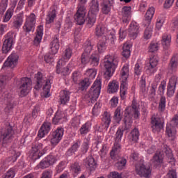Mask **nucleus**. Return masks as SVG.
Listing matches in <instances>:
<instances>
[{
    "label": "nucleus",
    "mask_w": 178,
    "mask_h": 178,
    "mask_svg": "<svg viewBox=\"0 0 178 178\" xmlns=\"http://www.w3.org/2000/svg\"><path fill=\"white\" fill-rule=\"evenodd\" d=\"M165 154L168 158V163L175 165L176 159L172 153V149L168 145H163L162 151H157L152 159V163L154 166H159L163 162V155Z\"/></svg>",
    "instance_id": "obj_1"
},
{
    "label": "nucleus",
    "mask_w": 178,
    "mask_h": 178,
    "mask_svg": "<svg viewBox=\"0 0 178 178\" xmlns=\"http://www.w3.org/2000/svg\"><path fill=\"white\" fill-rule=\"evenodd\" d=\"M35 79L36 80V84L34 87L35 90L38 91L43 86L42 95L44 98H49L51 97V80L42 77V73L40 72H38L35 75Z\"/></svg>",
    "instance_id": "obj_2"
},
{
    "label": "nucleus",
    "mask_w": 178,
    "mask_h": 178,
    "mask_svg": "<svg viewBox=\"0 0 178 178\" xmlns=\"http://www.w3.org/2000/svg\"><path fill=\"white\" fill-rule=\"evenodd\" d=\"M104 66L106 69L104 77L106 80H111L116 70V67H118V60H116L115 56L107 55L104 60Z\"/></svg>",
    "instance_id": "obj_3"
},
{
    "label": "nucleus",
    "mask_w": 178,
    "mask_h": 178,
    "mask_svg": "<svg viewBox=\"0 0 178 178\" xmlns=\"http://www.w3.org/2000/svg\"><path fill=\"white\" fill-rule=\"evenodd\" d=\"M102 81L101 79H97L93 83L88 95H86L85 99L88 104H94L101 94Z\"/></svg>",
    "instance_id": "obj_4"
},
{
    "label": "nucleus",
    "mask_w": 178,
    "mask_h": 178,
    "mask_svg": "<svg viewBox=\"0 0 178 178\" xmlns=\"http://www.w3.org/2000/svg\"><path fill=\"white\" fill-rule=\"evenodd\" d=\"M95 34L97 37H103L105 40H110L111 44H113L116 41V32L115 31H108L106 25L104 24L97 25Z\"/></svg>",
    "instance_id": "obj_5"
},
{
    "label": "nucleus",
    "mask_w": 178,
    "mask_h": 178,
    "mask_svg": "<svg viewBox=\"0 0 178 178\" xmlns=\"http://www.w3.org/2000/svg\"><path fill=\"white\" fill-rule=\"evenodd\" d=\"M90 10L88 17V26L90 29L97 22V15L99 12V3L98 0H92L89 4Z\"/></svg>",
    "instance_id": "obj_6"
},
{
    "label": "nucleus",
    "mask_w": 178,
    "mask_h": 178,
    "mask_svg": "<svg viewBox=\"0 0 178 178\" xmlns=\"http://www.w3.org/2000/svg\"><path fill=\"white\" fill-rule=\"evenodd\" d=\"M88 0H79V3L78 5L77 11L74 15V19L79 26H83L86 23V14L87 13V9L86 5Z\"/></svg>",
    "instance_id": "obj_7"
},
{
    "label": "nucleus",
    "mask_w": 178,
    "mask_h": 178,
    "mask_svg": "<svg viewBox=\"0 0 178 178\" xmlns=\"http://www.w3.org/2000/svg\"><path fill=\"white\" fill-rule=\"evenodd\" d=\"M65 134V129L62 127H58L54 131H51L49 136L45 139L44 141L48 143L50 142L52 147H56L60 141H62V138H63V135Z\"/></svg>",
    "instance_id": "obj_8"
},
{
    "label": "nucleus",
    "mask_w": 178,
    "mask_h": 178,
    "mask_svg": "<svg viewBox=\"0 0 178 178\" xmlns=\"http://www.w3.org/2000/svg\"><path fill=\"white\" fill-rule=\"evenodd\" d=\"M33 88V81L29 77L22 78L18 84V91L19 97H26Z\"/></svg>",
    "instance_id": "obj_9"
},
{
    "label": "nucleus",
    "mask_w": 178,
    "mask_h": 178,
    "mask_svg": "<svg viewBox=\"0 0 178 178\" xmlns=\"http://www.w3.org/2000/svg\"><path fill=\"white\" fill-rule=\"evenodd\" d=\"M6 35L7 38L4 40L2 47L3 54H8L12 49L13 44L16 42V33L15 32H8Z\"/></svg>",
    "instance_id": "obj_10"
},
{
    "label": "nucleus",
    "mask_w": 178,
    "mask_h": 178,
    "mask_svg": "<svg viewBox=\"0 0 178 178\" xmlns=\"http://www.w3.org/2000/svg\"><path fill=\"white\" fill-rule=\"evenodd\" d=\"M36 22L37 18L35 14L31 13L29 15L26 16V19L23 26L26 33H31V31L34 32V30H35Z\"/></svg>",
    "instance_id": "obj_11"
},
{
    "label": "nucleus",
    "mask_w": 178,
    "mask_h": 178,
    "mask_svg": "<svg viewBox=\"0 0 178 178\" xmlns=\"http://www.w3.org/2000/svg\"><path fill=\"white\" fill-rule=\"evenodd\" d=\"M15 131L10 125L7 126L5 129H2L0 135V143L3 141V144L10 143V140L13 138Z\"/></svg>",
    "instance_id": "obj_12"
},
{
    "label": "nucleus",
    "mask_w": 178,
    "mask_h": 178,
    "mask_svg": "<svg viewBox=\"0 0 178 178\" xmlns=\"http://www.w3.org/2000/svg\"><path fill=\"white\" fill-rule=\"evenodd\" d=\"M66 62L63 60L60 59L56 65V74H61V76H68L70 73H72V68L70 67V64L68 66L65 67Z\"/></svg>",
    "instance_id": "obj_13"
},
{
    "label": "nucleus",
    "mask_w": 178,
    "mask_h": 178,
    "mask_svg": "<svg viewBox=\"0 0 178 178\" xmlns=\"http://www.w3.org/2000/svg\"><path fill=\"white\" fill-rule=\"evenodd\" d=\"M4 102L6 104L4 112H6V113H10V112H13V108H15V101L13 100V95H12V93L8 92L5 93Z\"/></svg>",
    "instance_id": "obj_14"
},
{
    "label": "nucleus",
    "mask_w": 178,
    "mask_h": 178,
    "mask_svg": "<svg viewBox=\"0 0 178 178\" xmlns=\"http://www.w3.org/2000/svg\"><path fill=\"white\" fill-rule=\"evenodd\" d=\"M136 173L140 177L149 178L151 176V168L143 163H138L136 165Z\"/></svg>",
    "instance_id": "obj_15"
},
{
    "label": "nucleus",
    "mask_w": 178,
    "mask_h": 178,
    "mask_svg": "<svg viewBox=\"0 0 178 178\" xmlns=\"http://www.w3.org/2000/svg\"><path fill=\"white\" fill-rule=\"evenodd\" d=\"M42 143H36L32 146V149L30 156L32 159L37 160L40 159V157L45 154V149L42 150Z\"/></svg>",
    "instance_id": "obj_16"
},
{
    "label": "nucleus",
    "mask_w": 178,
    "mask_h": 178,
    "mask_svg": "<svg viewBox=\"0 0 178 178\" xmlns=\"http://www.w3.org/2000/svg\"><path fill=\"white\" fill-rule=\"evenodd\" d=\"M178 77L176 75L171 76L167 86V95L170 98L175 95L176 91V86H177Z\"/></svg>",
    "instance_id": "obj_17"
},
{
    "label": "nucleus",
    "mask_w": 178,
    "mask_h": 178,
    "mask_svg": "<svg viewBox=\"0 0 178 178\" xmlns=\"http://www.w3.org/2000/svg\"><path fill=\"white\" fill-rule=\"evenodd\" d=\"M17 62H19V54L16 52H13L4 62L2 67H11L13 69L17 65Z\"/></svg>",
    "instance_id": "obj_18"
},
{
    "label": "nucleus",
    "mask_w": 178,
    "mask_h": 178,
    "mask_svg": "<svg viewBox=\"0 0 178 178\" xmlns=\"http://www.w3.org/2000/svg\"><path fill=\"white\" fill-rule=\"evenodd\" d=\"M151 127L153 133H159L163 129V122L159 117L152 116L151 120Z\"/></svg>",
    "instance_id": "obj_19"
},
{
    "label": "nucleus",
    "mask_w": 178,
    "mask_h": 178,
    "mask_svg": "<svg viewBox=\"0 0 178 178\" xmlns=\"http://www.w3.org/2000/svg\"><path fill=\"white\" fill-rule=\"evenodd\" d=\"M129 36L132 40H136L140 34V25L137 22L132 21L128 29Z\"/></svg>",
    "instance_id": "obj_20"
},
{
    "label": "nucleus",
    "mask_w": 178,
    "mask_h": 178,
    "mask_svg": "<svg viewBox=\"0 0 178 178\" xmlns=\"http://www.w3.org/2000/svg\"><path fill=\"white\" fill-rule=\"evenodd\" d=\"M158 62H159V60L156 56H154L153 57L150 58L149 63L147 70V73L148 74H154V73L156 72V66H158Z\"/></svg>",
    "instance_id": "obj_21"
},
{
    "label": "nucleus",
    "mask_w": 178,
    "mask_h": 178,
    "mask_svg": "<svg viewBox=\"0 0 178 178\" xmlns=\"http://www.w3.org/2000/svg\"><path fill=\"white\" fill-rule=\"evenodd\" d=\"M122 149V146L119 142L114 143L112 150L110 152V156L113 161H118L120 158V150Z\"/></svg>",
    "instance_id": "obj_22"
},
{
    "label": "nucleus",
    "mask_w": 178,
    "mask_h": 178,
    "mask_svg": "<svg viewBox=\"0 0 178 178\" xmlns=\"http://www.w3.org/2000/svg\"><path fill=\"white\" fill-rule=\"evenodd\" d=\"M122 20L125 24H129L130 20H131V7L124 6L122 9Z\"/></svg>",
    "instance_id": "obj_23"
},
{
    "label": "nucleus",
    "mask_w": 178,
    "mask_h": 178,
    "mask_svg": "<svg viewBox=\"0 0 178 178\" xmlns=\"http://www.w3.org/2000/svg\"><path fill=\"white\" fill-rule=\"evenodd\" d=\"M49 131H51V122H44L38 131V137L44 138Z\"/></svg>",
    "instance_id": "obj_24"
},
{
    "label": "nucleus",
    "mask_w": 178,
    "mask_h": 178,
    "mask_svg": "<svg viewBox=\"0 0 178 178\" xmlns=\"http://www.w3.org/2000/svg\"><path fill=\"white\" fill-rule=\"evenodd\" d=\"M112 121V116L108 111H105L102 118V126L104 130H108L109 126H111V122Z\"/></svg>",
    "instance_id": "obj_25"
},
{
    "label": "nucleus",
    "mask_w": 178,
    "mask_h": 178,
    "mask_svg": "<svg viewBox=\"0 0 178 178\" xmlns=\"http://www.w3.org/2000/svg\"><path fill=\"white\" fill-rule=\"evenodd\" d=\"M177 131L175 127H172V124H167L165 128V135L168 137V139L171 141H175L176 140V135Z\"/></svg>",
    "instance_id": "obj_26"
},
{
    "label": "nucleus",
    "mask_w": 178,
    "mask_h": 178,
    "mask_svg": "<svg viewBox=\"0 0 178 178\" xmlns=\"http://www.w3.org/2000/svg\"><path fill=\"white\" fill-rule=\"evenodd\" d=\"M172 44V35L170 33H165L163 34L161 38V44L163 49H169Z\"/></svg>",
    "instance_id": "obj_27"
},
{
    "label": "nucleus",
    "mask_w": 178,
    "mask_h": 178,
    "mask_svg": "<svg viewBox=\"0 0 178 178\" xmlns=\"http://www.w3.org/2000/svg\"><path fill=\"white\" fill-rule=\"evenodd\" d=\"M85 165L88 169L90 170V172H92L98 168V164L97 163V161H95V159L92 157V156H88L85 161Z\"/></svg>",
    "instance_id": "obj_28"
},
{
    "label": "nucleus",
    "mask_w": 178,
    "mask_h": 178,
    "mask_svg": "<svg viewBox=\"0 0 178 178\" xmlns=\"http://www.w3.org/2000/svg\"><path fill=\"white\" fill-rule=\"evenodd\" d=\"M114 0H103L102 3V12L104 15H109L113 6Z\"/></svg>",
    "instance_id": "obj_29"
},
{
    "label": "nucleus",
    "mask_w": 178,
    "mask_h": 178,
    "mask_svg": "<svg viewBox=\"0 0 178 178\" xmlns=\"http://www.w3.org/2000/svg\"><path fill=\"white\" fill-rule=\"evenodd\" d=\"M154 15H155V8L150 7L147 9L145 15V26H149L151 24V20H152V17H154Z\"/></svg>",
    "instance_id": "obj_30"
},
{
    "label": "nucleus",
    "mask_w": 178,
    "mask_h": 178,
    "mask_svg": "<svg viewBox=\"0 0 178 178\" xmlns=\"http://www.w3.org/2000/svg\"><path fill=\"white\" fill-rule=\"evenodd\" d=\"M17 3V1H14L13 6L7 10L4 17H3V23H8V22L12 19V16H13L15 8H16Z\"/></svg>",
    "instance_id": "obj_31"
},
{
    "label": "nucleus",
    "mask_w": 178,
    "mask_h": 178,
    "mask_svg": "<svg viewBox=\"0 0 178 178\" xmlns=\"http://www.w3.org/2000/svg\"><path fill=\"white\" fill-rule=\"evenodd\" d=\"M128 88H129V83L127 80H120V94L122 99H124V98H126Z\"/></svg>",
    "instance_id": "obj_32"
},
{
    "label": "nucleus",
    "mask_w": 178,
    "mask_h": 178,
    "mask_svg": "<svg viewBox=\"0 0 178 178\" xmlns=\"http://www.w3.org/2000/svg\"><path fill=\"white\" fill-rule=\"evenodd\" d=\"M70 101V92L69 90H61L60 92V102L61 105H66Z\"/></svg>",
    "instance_id": "obj_33"
},
{
    "label": "nucleus",
    "mask_w": 178,
    "mask_h": 178,
    "mask_svg": "<svg viewBox=\"0 0 178 178\" xmlns=\"http://www.w3.org/2000/svg\"><path fill=\"white\" fill-rule=\"evenodd\" d=\"M44 35V26L40 25L37 27L36 29V35L34 39V43L36 45H38L40 42L42 40V36Z\"/></svg>",
    "instance_id": "obj_34"
},
{
    "label": "nucleus",
    "mask_w": 178,
    "mask_h": 178,
    "mask_svg": "<svg viewBox=\"0 0 178 178\" xmlns=\"http://www.w3.org/2000/svg\"><path fill=\"white\" fill-rule=\"evenodd\" d=\"M108 94H115L119 91V82L116 80H113L108 83Z\"/></svg>",
    "instance_id": "obj_35"
},
{
    "label": "nucleus",
    "mask_w": 178,
    "mask_h": 178,
    "mask_svg": "<svg viewBox=\"0 0 178 178\" xmlns=\"http://www.w3.org/2000/svg\"><path fill=\"white\" fill-rule=\"evenodd\" d=\"M81 144V142L80 140H76V142H74L71 147L66 152L67 156H72V155L77 152L79 148H80Z\"/></svg>",
    "instance_id": "obj_36"
},
{
    "label": "nucleus",
    "mask_w": 178,
    "mask_h": 178,
    "mask_svg": "<svg viewBox=\"0 0 178 178\" xmlns=\"http://www.w3.org/2000/svg\"><path fill=\"white\" fill-rule=\"evenodd\" d=\"M123 118V111H122V107L119 106L116 108L114 115H113V121L114 123H117L119 124L120 122H122V119Z\"/></svg>",
    "instance_id": "obj_37"
},
{
    "label": "nucleus",
    "mask_w": 178,
    "mask_h": 178,
    "mask_svg": "<svg viewBox=\"0 0 178 178\" xmlns=\"http://www.w3.org/2000/svg\"><path fill=\"white\" fill-rule=\"evenodd\" d=\"M130 76V69L129 64H124L120 72V80H127Z\"/></svg>",
    "instance_id": "obj_38"
},
{
    "label": "nucleus",
    "mask_w": 178,
    "mask_h": 178,
    "mask_svg": "<svg viewBox=\"0 0 178 178\" xmlns=\"http://www.w3.org/2000/svg\"><path fill=\"white\" fill-rule=\"evenodd\" d=\"M140 138V131L138 129H134L129 134V140L132 143H137Z\"/></svg>",
    "instance_id": "obj_39"
},
{
    "label": "nucleus",
    "mask_w": 178,
    "mask_h": 178,
    "mask_svg": "<svg viewBox=\"0 0 178 178\" xmlns=\"http://www.w3.org/2000/svg\"><path fill=\"white\" fill-rule=\"evenodd\" d=\"M55 17H56V10L54 8V7H51L50 8V11L49 12L46 17L47 24H51V23H54V20H55Z\"/></svg>",
    "instance_id": "obj_40"
},
{
    "label": "nucleus",
    "mask_w": 178,
    "mask_h": 178,
    "mask_svg": "<svg viewBox=\"0 0 178 178\" xmlns=\"http://www.w3.org/2000/svg\"><path fill=\"white\" fill-rule=\"evenodd\" d=\"M60 47L59 39H54L50 44L51 53L53 54V55H56L59 51Z\"/></svg>",
    "instance_id": "obj_41"
},
{
    "label": "nucleus",
    "mask_w": 178,
    "mask_h": 178,
    "mask_svg": "<svg viewBox=\"0 0 178 178\" xmlns=\"http://www.w3.org/2000/svg\"><path fill=\"white\" fill-rule=\"evenodd\" d=\"M92 125V124H91V122L90 121H88L85 124H83L79 129L80 134H81V136H86V134L90 133Z\"/></svg>",
    "instance_id": "obj_42"
},
{
    "label": "nucleus",
    "mask_w": 178,
    "mask_h": 178,
    "mask_svg": "<svg viewBox=\"0 0 178 178\" xmlns=\"http://www.w3.org/2000/svg\"><path fill=\"white\" fill-rule=\"evenodd\" d=\"M131 108L134 119H138L140 118V104L136 100H133Z\"/></svg>",
    "instance_id": "obj_43"
},
{
    "label": "nucleus",
    "mask_w": 178,
    "mask_h": 178,
    "mask_svg": "<svg viewBox=\"0 0 178 178\" xmlns=\"http://www.w3.org/2000/svg\"><path fill=\"white\" fill-rule=\"evenodd\" d=\"M63 113L60 111H57L52 119L53 124H59L60 123H63Z\"/></svg>",
    "instance_id": "obj_44"
},
{
    "label": "nucleus",
    "mask_w": 178,
    "mask_h": 178,
    "mask_svg": "<svg viewBox=\"0 0 178 178\" xmlns=\"http://www.w3.org/2000/svg\"><path fill=\"white\" fill-rule=\"evenodd\" d=\"M70 170L74 176H77V175H79L80 172H81V167L78 162H75L71 164Z\"/></svg>",
    "instance_id": "obj_45"
},
{
    "label": "nucleus",
    "mask_w": 178,
    "mask_h": 178,
    "mask_svg": "<svg viewBox=\"0 0 178 178\" xmlns=\"http://www.w3.org/2000/svg\"><path fill=\"white\" fill-rule=\"evenodd\" d=\"M145 76L143 75L140 78L139 82V87H140V92L142 94H147V82H146Z\"/></svg>",
    "instance_id": "obj_46"
},
{
    "label": "nucleus",
    "mask_w": 178,
    "mask_h": 178,
    "mask_svg": "<svg viewBox=\"0 0 178 178\" xmlns=\"http://www.w3.org/2000/svg\"><path fill=\"white\" fill-rule=\"evenodd\" d=\"M72 54L73 51L70 49V47H67L63 53V56L60 59H62L63 62H67L69 59L72 58Z\"/></svg>",
    "instance_id": "obj_47"
},
{
    "label": "nucleus",
    "mask_w": 178,
    "mask_h": 178,
    "mask_svg": "<svg viewBox=\"0 0 178 178\" xmlns=\"http://www.w3.org/2000/svg\"><path fill=\"white\" fill-rule=\"evenodd\" d=\"M131 48V44L127 42L124 44L122 47V56H124V58H129V56H130V54H131V51H130Z\"/></svg>",
    "instance_id": "obj_48"
},
{
    "label": "nucleus",
    "mask_w": 178,
    "mask_h": 178,
    "mask_svg": "<svg viewBox=\"0 0 178 178\" xmlns=\"http://www.w3.org/2000/svg\"><path fill=\"white\" fill-rule=\"evenodd\" d=\"M98 52L99 54H102V52H105L106 51V40L103 38V40H99L97 45Z\"/></svg>",
    "instance_id": "obj_49"
},
{
    "label": "nucleus",
    "mask_w": 178,
    "mask_h": 178,
    "mask_svg": "<svg viewBox=\"0 0 178 178\" xmlns=\"http://www.w3.org/2000/svg\"><path fill=\"white\" fill-rule=\"evenodd\" d=\"M90 84H91V81H90V79L85 78L79 83V86L80 90H81V91H84V90L90 87Z\"/></svg>",
    "instance_id": "obj_50"
},
{
    "label": "nucleus",
    "mask_w": 178,
    "mask_h": 178,
    "mask_svg": "<svg viewBox=\"0 0 178 178\" xmlns=\"http://www.w3.org/2000/svg\"><path fill=\"white\" fill-rule=\"evenodd\" d=\"M147 27L145 29V32H144V38L145 40H149L151 37H152V31H154V26L146 25Z\"/></svg>",
    "instance_id": "obj_51"
},
{
    "label": "nucleus",
    "mask_w": 178,
    "mask_h": 178,
    "mask_svg": "<svg viewBox=\"0 0 178 178\" xmlns=\"http://www.w3.org/2000/svg\"><path fill=\"white\" fill-rule=\"evenodd\" d=\"M15 19L13 22V26L15 29H20L22 27V24H23V16L18 15L15 16Z\"/></svg>",
    "instance_id": "obj_52"
},
{
    "label": "nucleus",
    "mask_w": 178,
    "mask_h": 178,
    "mask_svg": "<svg viewBox=\"0 0 178 178\" xmlns=\"http://www.w3.org/2000/svg\"><path fill=\"white\" fill-rule=\"evenodd\" d=\"M44 60L46 63H49V65L54 63L55 60V54H54V53H47L44 56Z\"/></svg>",
    "instance_id": "obj_53"
},
{
    "label": "nucleus",
    "mask_w": 178,
    "mask_h": 178,
    "mask_svg": "<svg viewBox=\"0 0 178 178\" xmlns=\"http://www.w3.org/2000/svg\"><path fill=\"white\" fill-rule=\"evenodd\" d=\"M90 148V138H85L83 143L81 147V151L83 154H86L88 152V149Z\"/></svg>",
    "instance_id": "obj_54"
},
{
    "label": "nucleus",
    "mask_w": 178,
    "mask_h": 178,
    "mask_svg": "<svg viewBox=\"0 0 178 178\" xmlns=\"http://www.w3.org/2000/svg\"><path fill=\"white\" fill-rule=\"evenodd\" d=\"M163 23H165V15H160L156 20V29L161 30L163 26Z\"/></svg>",
    "instance_id": "obj_55"
},
{
    "label": "nucleus",
    "mask_w": 178,
    "mask_h": 178,
    "mask_svg": "<svg viewBox=\"0 0 178 178\" xmlns=\"http://www.w3.org/2000/svg\"><path fill=\"white\" fill-rule=\"evenodd\" d=\"M86 76L88 77L89 80H94L97 76V70L95 68H90L86 70Z\"/></svg>",
    "instance_id": "obj_56"
},
{
    "label": "nucleus",
    "mask_w": 178,
    "mask_h": 178,
    "mask_svg": "<svg viewBox=\"0 0 178 178\" xmlns=\"http://www.w3.org/2000/svg\"><path fill=\"white\" fill-rule=\"evenodd\" d=\"M127 163V160H126V159L124 158H122L115 163V166L118 169V170H123V169L126 167Z\"/></svg>",
    "instance_id": "obj_57"
},
{
    "label": "nucleus",
    "mask_w": 178,
    "mask_h": 178,
    "mask_svg": "<svg viewBox=\"0 0 178 178\" xmlns=\"http://www.w3.org/2000/svg\"><path fill=\"white\" fill-rule=\"evenodd\" d=\"M166 108V97L164 96H161L160 98V102L159 104V111L160 112H164Z\"/></svg>",
    "instance_id": "obj_58"
},
{
    "label": "nucleus",
    "mask_w": 178,
    "mask_h": 178,
    "mask_svg": "<svg viewBox=\"0 0 178 178\" xmlns=\"http://www.w3.org/2000/svg\"><path fill=\"white\" fill-rule=\"evenodd\" d=\"M90 60L92 66H98V65H99V54L97 53L92 54L90 57Z\"/></svg>",
    "instance_id": "obj_59"
},
{
    "label": "nucleus",
    "mask_w": 178,
    "mask_h": 178,
    "mask_svg": "<svg viewBox=\"0 0 178 178\" xmlns=\"http://www.w3.org/2000/svg\"><path fill=\"white\" fill-rule=\"evenodd\" d=\"M159 49V44H158V42H152L149 44V46L148 47V51L149 52L154 54L156 51H158Z\"/></svg>",
    "instance_id": "obj_60"
},
{
    "label": "nucleus",
    "mask_w": 178,
    "mask_h": 178,
    "mask_svg": "<svg viewBox=\"0 0 178 178\" xmlns=\"http://www.w3.org/2000/svg\"><path fill=\"white\" fill-rule=\"evenodd\" d=\"M102 106V104L99 102H97L95 106L92 108V113L93 116H98L101 112V107Z\"/></svg>",
    "instance_id": "obj_61"
},
{
    "label": "nucleus",
    "mask_w": 178,
    "mask_h": 178,
    "mask_svg": "<svg viewBox=\"0 0 178 178\" xmlns=\"http://www.w3.org/2000/svg\"><path fill=\"white\" fill-rule=\"evenodd\" d=\"M123 129L118 128L115 135V143H120L122 141V138H123Z\"/></svg>",
    "instance_id": "obj_62"
},
{
    "label": "nucleus",
    "mask_w": 178,
    "mask_h": 178,
    "mask_svg": "<svg viewBox=\"0 0 178 178\" xmlns=\"http://www.w3.org/2000/svg\"><path fill=\"white\" fill-rule=\"evenodd\" d=\"M92 51V44H91V42L90 41L86 42L84 45L83 54L86 55H90Z\"/></svg>",
    "instance_id": "obj_63"
},
{
    "label": "nucleus",
    "mask_w": 178,
    "mask_h": 178,
    "mask_svg": "<svg viewBox=\"0 0 178 178\" xmlns=\"http://www.w3.org/2000/svg\"><path fill=\"white\" fill-rule=\"evenodd\" d=\"M58 159L56 158V156L50 154L46 157V161L49 163V165L50 166H52V165H55L56 162H58Z\"/></svg>",
    "instance_id": "obj_64"
}]
</instances>
